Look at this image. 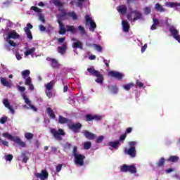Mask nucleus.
Listing matches in <instances>:
<instances>
[{"label":"nucleus","instance_id":"nucleus-1","mask_svg":"<svg viewBox=\"0 0 180 180\" xmlns=\"http://www.w3.org/2000/svg\"><path fill=\"white\" fill-rule=\"evenodd\" d=\"M87 71L89 75H91L92 77H96L95 81L96 82H97V84H103V75L101 74V72L95 70L94 67L88 68Z\"/></svg>","mask_w":180,"mask_h":180},{"label":"nucleus","instance_id":"nucleus-2","mask_svg":"<svg viewBox=\"0 0 180 180\" xmlns=\"http://www.w3.org/2000/svg\"><path fill=\"white\" fill-rule=\"evenodd\" d=\"M3 137H6L8 140L14 141V143H15L16 144H18V146L22 147V148L26 147V143L23 142V141H22V139H20L19 136H13L11 135L9 133L6 132L3 133Z\"/></svg>","mask_w":180,"mask_h":180},{"label":"nucleus","instance_id":"nucleus-3","mask_svg":"<svg viewBox=\"0 0 180 180\" xmlns=\"http://www.w3.org/2000/svg\"><path fill=\"white\" fill-rule=\"evenodd\" d=\"M136 144H137V142L136 141H130L129 143V148H125L124 153L125 154H127L128 155H130L131 158H134L136 157Z\"/></svg>","mask_w":180,"mask_h":180},{"label":"nucleus","instance_id":"nucleus-4","mask_svg":"<svg viewBox=\"0 0 180 180\" xmlns=\"http://www.w3.org/2000/svg\"><path fill=\"white\" fill-rule=\"evenodd\" d=\"M50 133L51 134H53V136L54 137V139H56V140H58L59 141L63 140L61 136H65V132H64V130L62 129H59L57 131V129L51 128L50 130Z\"/></svg>","mask_w":180,"mask_h":180},{"label":"nucleus","instance_id":"nucleus-5","mask_svg":"<svg viewBox=\"0 0 180 180\" xmlns=\"http://www.w3.org/2000/svg\"><path fill=\"white\" fill-rule=\"evenodd\" d=\"M120 171L121 172H130V174H136L137 172V168H136L134 165H123L120 167Z\"/></svg>","mask_w":180,"mask_h":180},{"label":"nucleus","instance_id":"nucleus-6","mask_svg":"<svg viewBox=\"0 0 180 180\" xmlns=\"http://www.w3.org/2000/svg\"><path fill=\"white\" fill-rule=\"evenodd\" d=\"M68 127L70 130H72L74 133H79V130L82 129V124L81 122L72 123V120L70 124H68Z\"/></svg>","mask_w":180,"mask_h":180},{"label":"nucleus","instance_id":"nucleus-7","mask_svg":"<svg viewBox=\"0 0 180 180\" xmlns=\"http://www.w3.org/2000/svg\"><path fill=\"white\" fill-rule=\"evenodd\" d=\"M84 18H85L86 25H90V27H89L90 32H95V29L96 27V23L94 22V20H92V18H91L89 15H86Z\"/></svg>","mask_w":180,"mask_h":180},{"label":"nucleus","instance_id":"nucleus-8","mask_svg":"<svg viewBox=\"0 0 180 180\" xmlns=\"http://www.w3.org/2000/svg\"><path fill=\"white\" fill-rule=\"evenodd\" d=\"M46 61H49V63H51V67L52 68H55L56 70H58V68L61 67V64L60 63V62H58V60L56 58L47 57Z\"/></svg>","mask_w":180,"mask_h":180},{"label":"nucleus","instance_id":"nucleus-9","mask_svg":"<svg viewBox=\"0 0 180 180\" xmlns=\"http://www.w3.org/2000/svg\"><path fill=\"white\" fill-rule=\"evenodd\" d=\"M85 160V155L82 154L75 155V162L77 165L84 167V160Z\"/></svg>","mask_w":180,"mask_h":180},{"label":"nucleus","instance_id":"nucleus-10","mask_svg":"<svg viewBox=\"0 0 180 180\" xmlns=\"http://www.w3.org/2000/svg\"><path fill=\"white\" fill-rule=\"evenodd\" d=\"M102 120V117L98 115H92V114H87L85 115V120L86 122H92V120H96V122H99Z\"/></svg>","mask_w":180,"mask_h":180},{"label":"nucleus","instance_id":"nucleus-11","mask_svg":"<svg viewBox=\"0 0 180 180\" xmlns=\"http://www.w3.org/2000/svg\"><path fill=\"white\" fill-rule=\"evenodd\" d=\"M35 176L41 180H46L49 178V172L46 170H41V173H36Z\"/></svg>","mask_w":180,"mask_h":180},{"label":"nucleus","instance_id":"nucleus-12","mask_svg":"<svg viewBox=\"0 0 180 180\" xmlns=\"http://www.w3.org/2000/svg\"><path fill=\"white\" fill-rule=\"evenodd\" d=\"M22 98L25 101V103H26V105L30 106V109H32L34 112H37V108L34 107V105H32V101H30V100L29 99V98H27V96H26L25 94H22Z\"/></svg>","mask_w":180,"mask_h":180},{"label":"nucleus","instance_id":"nucleus-13","mask_svg":"<svg viewBox=\"0 0 180 180\" xmlns=\"http://www.w3.org/2000/svg\"><path fill=\"white\" fill-rule=\"evenodd\" d=\"M108 75L112 78H116L117 79H122L123 78V73L116 71H110Z\"/></svg>","mask_w":180,"mask_h":180},{"label":"nucleus","instance_id":"nucleus-14","mask_svg":"<svg viewBox=\"0 0 180 180\" xmlns=\"http://www.w3.org/2000/svg\"><path fill=\"white\" fill-rule=\"evenodd\" d=\"M83 134L87 140H95L96 139V135L92 132H89L88 130L83 131Z\"/></svg>","mask_w":180,"mask_h":180},{"label":"nucleus","instance_id":"nucleus-15","mask_svg":"<svg viewBox=\"0 0 180 180\" xmlns=\"http://www.w3.org/2000/svg\"><path fill=\"white\" fill-rule=\"evenodd\" d=\"M131 13H133L134 15L133 22L143 19V13L139 11H131Z\"/></svg>","mask_w":180,"mask_h":180},{"label":"nucleus","instance_id":"nucleus-16","mask_svg":"<svg viewBox=\"0 0 180 180\" xmlns=\"http://www.w3.org/2000/svg\"><path fill=\"white\" fill-rule=\"evenodd\" d=\"M67 49H68L67 42H64L61 46L58 47V53L64 56L65 54V51H67Z\"/></svg>","mask_w":180,"mask_h":180},{"label":"nucleus","instance_id":"nucleus-17","mask_svg":"<svg viewBox=\"0 0 180 180\" xmlns=\"http://www.w3.org/2000/svg\"><path fill=\"white\" fill-rule=\"evenodd\" d=\"M122 30L125 33H129V31L130 30V24L127 20H123L122 21Z\"/></svg>","mask_w":180,"mask_h":180},{"label":"nucleus","instance_id":"nucleus-18","mask_svg":"<svg viewBox=\"0 0 180 180\" xmlns=\"http://www.w3.org/2000/svg\"><path fill=\"white\" fill-rule=\"evenodd\" d=\"M58 123L60 124H68V126L70 123H71V120L68 119V118H65L62 115H59V118H58Z\"/></svg>","mask_w":180,"mask_h":180},{"label":"nucleus","instance_id":"nucleus-19","mask_svg":"<svg viewBox=\"0 0 180 180\" xmlns=\"http://www.w3.org/2000/svg\"><path fill=\"white\" fill-rule=\"evenodd\" d=\"M20 36L16 31H12L11 32H8V37H7V40H11V39H19Z\"/></svg>","mask_w":180,"mask_h":180},{"label":"nucleus","instance_id":"nucleus-20","mask_svg":"<svg viewBox=\"0 0 180 180\" xmlns=\"http://www.w3.org/2000/svg\"><path fill=\"white\" fill-rule=\"evenodd\" d=\"M117 11L122 15H126V13H127V6H126L125 5L119 6L117 8Z\"/></svg>","mask_w":180,"mask_h":180},{"label":"nucleus","instance_id":"nucleus-21","mask_svg":"<svg viewBox=\"0 0 180 180\" xmlns=\"http://www.w3.org/2000/svg\"><path fill=\"white\" fill-rule=\"evenodd\" d=\"M0 82L4 86H7V88H11L12 86L11 82H8L5 77H1Z\"/></svg>","mask_w":180,"mask_h":180},{"label":"nucleus","instance_id":"nucleus-22","mask_svg":"<svg viewBox=\"0 0 180 180\" xmlns=\"http://www.w3.org/2000/svg\"><path fill=\"white\" fill-rule=\"evenodd\" d=\"M108 146L110 147H112V148H115L117 150L119 148V146H120V141H110L108 143Z\"/></svg>","mask_w":180,"mask_h":180},{"label":"nucleus","instance_id":"nucleus-23","mask_svg":"<svg viewBox=\"0 0 180 180\" xmlns=\"http://www.w3.org/2000/svg\"><path fill=\"white\" fill-rule=\"evenodd\" d=\"M46 112L51 119H56V114L54 113V111H53V109H51V108H47Z\"/></svg>","mask_w":180,"mask_h":180},{"label":"nucleus","instance_id":"nucleus-24","mask_svg":"<svg viewBox=\"0 0 180 180\" xmlns=\"http://www.w3.org/2000/svg\"><path fill=\"white\" fill-rule=\"evenodd\" d=\"M108 88L113 95H115L117 94V92H119V89H117V86H108Z\"/></svg>","mask_w":180,"mask_h":180},{"label":"nucleus","instance_id":"nucleus-25","mask_svg":"<svg viewBox=\"0 0 180 180\" xmlns=\"http://www.w3.org/2000/svg\"><path fill=\"white\" fill-rule=\"evenodd\" d=\"M59 25V34H65L67 33V29H65V25L63 23Z\"/></svg>","mask_w":180,"mask_h":180},{"label":"nucleus","instance_id":"nucleus-26","mask_svg":"<svg viewBox=\"0 0 180 180\" xmlns=\"http://www.w3.org/2000/svg\"><path fill=\"white\" fill-rule=\"evenodd\" d=\"M24 32L27 34V39H30V40L33 39V35L32 34V31H30L29 27H25Z\"/></svg>","mask_w":180,"mask_h":180},{"label":"nucleus","instance_id":"nucleus-27","mask_svg":"<svg viewBox=\"0 0 180 180\" xmlns=\"http://www.w3.org/2000/svg\"><path fill=\"white\" fill-rule=\"evenodd\" d=\"M169 30L170 32V33L172 34V36L174 38L176 37V36H178V30H176L175 27H170L169 28Z\"/></svg>","mask_w":180,"mask_h":180},{"label":"nucleus","instance_id":"nucleus-28","mask_svg":"<svg viewBox=\"0 0 180 180\" xmlns=\"http://www.w3.org/2000/svg\"><path fill=\"white\" fill-rule=\"evenodd\" d=\"M67 32H70L72 34L77 33V28L74 25H66Z\"/></svg>","mask_w":180,"mask_h":180},{"label":"nucleus","instance_id":"nucleus-29","mask_svg":"<svg viewBox=\"0 0 180 180\" xmlns=\"http://www.w3.org/2000/svg\"><path fill=\"white\" fill-rule=\"evenodd\" d=\"M167 161L168 162H178V161H179V157L172 155L167 160Z\"/></svg>","mask_w":180,"mask_h":180},{"label":"nucleus","instance_id":"nucleus-30","mask_svg":"<svg viewBox=\"0 0 180 180\" xmlns=\"http://www.w3.org/2000/svg\"><path fill=\"white\" fill-rule=\"evenodd\" d=\"M72 48L73 49H80L82 50L83 46H82V42L80 41H77L76 42H74L72 44Z\"/></svg>","mask_w":180,"mask_h":180},{"label":"nucleus","instance_id":"nucleus-31","mask_svg":"<svg viewBox=\"0 0 180 180\" xmlns=\"http://www.w3.org/2000/svg\"><path fill=\"white\" fill-rule=\"evenodd\" d=\"M155 9L157 11V12H165V8L162 7L160 3L155 5Z\"/></svg>","mask_w":180,"mask_h":180},{"label":"nucleus","instance_id":"nucleus-32","mask_svg":"<svg viewBox=\"0 0 180 180\" xmlns=\"http://www.w3.org/2000/svg\"><path fill=\"white\" fill-rule=\"evenodd\" d=\"M53 4L55 5V6H57L58 9H61L60 8L64 6V4L60 1V0H53Z\"/></svg>","mask_w":180,"mask_h":180},{"label":"nucleus","instance_id":"nucleus-33","mask_svg":"<svg viewBox=\"0 0 180 180\" xmlns=\"http://www.w3.org/2000/svg\"><path fill=\"white\" fill-rule=\"evenodd\" d=\"M68 16L72 18L73 20H78V15L74 11H70L68 13Z\"/></svg>","mask_w":180,"mask_h":180},{"label":"nucleus","instance_id":"nucleus-34","mask_svg":"<svg viewBox=\"0 0 180 180\" xmlns=\"http://www.w3.org/2000/svg\"><path fill=\"white\" fill-rule=\"evenodd\" d=\"M21 75L24 79L29 78V77H30V70H23L22 72H21Z\"/></svg>","mask_w":180,"mask_h":180},{"label":"nucleus","instance_id":"nucleus-35","mask_svg":"<svg viewBox=\"0 0 180 180\" xmlns=\"http://www.w3.org/2000/svg\"><path fill=\"white\" fill-rule=\"evenodd\" d=\"M54 86V81H51L49 83L45 85V88L47 91H51Z\"/></svg>","mask_w":180,"mask_h":180},{"label":"nucleus","instance_id":"nucleus-36","mask_svg":"<svg viewBox=\"0 0 180 180\" xmlns=\"http://www.w3.org/2000/svg\"><path fill=\"white\" fill-rule=\"evenodd\" d=\"M167 6H169V8H176L178 6H180V3L168 2L167 3Z\"/></svg>","mask_w":180,"mask_h":180},{"label":"nucleus","instance_id":"nucleus-37","mask_svg":"<svg viewBox=\"0 0 180 180\" xmlns=\"http://www.w3.org/2000/svg\"><path fill=\"white\" fill-rule=\"evenodd\" d=\"M165 165V158H161L159 161L157 162V167L160 168V167H164Z\"/></svg>","mask_w":180,"mask_h":180},{"label":"nucleus","instance_id":"nucleus-38","mask_svg":"<svg viewBox=\"0 0 180 180\" xmlns=\"http://www.w3.org/2000/svg\"><path fill=\"white\" fill-rule=\"evenodd\" d=\"M133 86H134V83L131 82V83L124 85L123 88H124V89H125V91H130V89H131V88H133Z\"/></svg>","mask_w":180,"mask_h":180},{"label":"nucleus","instance_id":"nucleus-39","mask_svg":"<svg viewBox=\"0 0 180 180\" xmlns=\"http://www.w3.org/2000/svg\"><path fill=\"white\" fill-rule=\"evenodd\" d=\"M34 51H36V48L32 47V48H31L30 49H28V50H27V51L25 52V56L26 57H27V56H30V54H33V53H34Z\"/></svg>","mask_w":180,"mask_h":180},{"label":"nucleus","instance_id":"nucleus-40","mask_svg":"<svg viewBox=\"0 0 180 180\" xmlns=\"http://www.w3.org/2000/svg\"><path fill=\"white\" fill-rule=\"evenodd\" d=\"M84 150H89L92 147V143L91 141H86L83 143Z\"/></svg>","mask_w":180,"mask_h":180},{"label":"nucleus","instance_id":"nucleus-41","mask_svg":"<svg viewBox=\"0 0 180 180\" xmlns=\"http://www.w3.org/2000/svg\"><path fill=\"white\" fill-rule=\"evenodd\" d=\"M78 30H79L81 34L85 36L86 34V31H85V27H82V25L78 26Z\"/></svg>","mask_w":180,"mask_h":180},{"label":"nucleus","instance_id":"nucleus-42","mask_svg":"<svg viewBox=\"0 0 180 180\" xmlns=\"http://www.w3.org/2000/svg\"><path fill=\"white\" fill-rule=\"evenodd\" d=\"M31 11H34V12H36V13H41L42 11L39 7H36L34 6H32L31 7Z\"/></svg>","mask_w":180,"mask_h":180},{"label":"nucleus","instance_id":"nucleus-43","mask_svg":"<svg viewBox=\"0 0 180 180\" xmlns=\"http://www.w3.org/2000/svg\"><path fill=\"white\" fill-rule=\"evenodd\" d=\"M58 11H59V12H61L60 16H63V18H65V16H68V13H67V11L65 9H61V8H58Z\"/></svg>","mask_w":180,"mask_h":180},{"label":"nucleus","instance_id":"nucleus-44","mask_svg":"<svg viewBox=\"0 0 180 180\" xmlns=\"http://www.w3.org/2000/svg\"><path fill=\"white\" fill-rule=\"evenodd\" d=\"M25 139H27V140H32V139H33L34 135L33 134L30 133V132H26L25 134Z\"/></svg>","mask_w":180,"mask_h":180},{"label":"nucleus","instance_id":"nucleus-45","mask_svg":"<svg viewBox=\"0 0 180 180\" xmlns=\"http://www.w3.org/2000/svg\"><path fill=\"white\" fill-rule=\"evenodd\" d=\"M56 18H57V22H58V25L63 24V20H64V17L59 14V15H56Z\"/></svg>","mask_w":180,"mask_h":180},{"label":"nucleus","instance_id":"nucleus-46","mask_svg":"<svg viewBox=\"0 0 180 180\" xmlns=\"http://www.w3.org/2000/svg\"><path fill=\"white\" fill-rule=\"evenodd\" d=\"M76 5L77 6H78L79 8H82V6H84V2H85V0H76Z\"/></svg>","mask_w":180,"mask_h":180},{"label":"nucleus","instance_id":"nucleus-47","mask_svg":"<svg viewBox=\"0 0 180 180\" xmlns=\"http://www.w3.org/2000/svg\"><path fill=\"white\" fill-rule=\"evenodd\" d=\"M21 155L22 157V162H25V164H26V162L29 161V158L26 156V154H25V153H22Z\"/></svg>","mask_w":180,"mask_h":180},{"label":"nucleus","instance_id":"nucleus-48","mask_svg":"<svg viewBox=\"0 0 180 180\" xmlns=\"http://www.w3.org/2000/svg\"><path fill=\"white\" fill-rule=\"evenodd\" d=\"M3 103L4 105V106L6 108H9L11 106V103H9V101H8V99L6 98H4V101H3Z\"/></svg>","mask_w":180,"mask_h":180},{"label":"nucleus","instance_id":"nucleus-49","mask_svg":"<svg viewBox=\"0 0 180 180\" xmlns=\"http://www.w3.org/2000/svg\"><path fill=\"white\" fill-rule=\"evenodd\" d=\"M25 85H30V84H32V77H26L25 79Z\"/></svg>","mask_w":180,"mask_h":180},{"label":"nucleus","instance_id":"nucleus-50","mask_svg":"<svg viewBox=\"0 0 180 180\" xmlns=\"http://www.w3.org/2000/svg\"><path fill=\"white\" fill-rule=\"evenodd\" d=\"M126 137H127V134H122V135H120V139L118 141L120 142V141H124L126 140Z\"/></svg>","mask_w":180,"mask_h":180},{"label":"nucleus","instance_id":"nucleus-51","mask_svg":"<svg viewBox=\"0 0 180 180\" xmlns=\"http://www.w3.org/2000/svg\"><path fill=\"white\" fill-rule=\"evenodd\" d=\"M94 49H96L97 50V51H98L99 53H101L102 51V46L101 45H98V44H94Z\"/></svg>","mask_w":180,"mask_h":180},{"label":"nucleus","instance_id":"nucleus-52","mask_svg":"<svg viewBox=\"0 0 180 180\" xmlns=\"http://www.w3.org/2000/svg\"><path fill=\"white\" fill-rule=\"evenodd\" d=\"M144 13L145 15H150L151 13V8L150 7H145Z\"/></svg>","mask_w":180,"mask_h":180},{"label":"nucleus","instance_id":"nucleus-53","mask_svg":"<svg viewBox=\"0 0 180 180\" xmlns=\"http://www.w3.org/2000/svg\"><path fill=\"white\" fill-rule=\"evenodd\" d=\"M8 120V117H2L0 119V123L1 124H5V123H6V121Z\"/></svg>","mask_w":180,"mask_h":180},{"label":"nucleus","instance_id":"nucleus-54","mask_svg":"<svg viewBox=\"0 0 180 180\" xmlns=\"http://www.w3.org/2000/svg\"><path fill=\"white\" fill-rule=\"evenodd\" d=\"M39 19L42 22V23H46V19L44 18V15L41 13L39 15Z\"/></svg>","mask_w":180,"mask_h":180},{"label":"nucleus","instance_id":"nucleus-55","mask_svg":"<svg viewBox=\"0 0 180 180\" xmlns=\"http://www.w3.org/2000/svg\"><path fill=\"white\" fill-rule=\"evenodd\" d=\"M103 139H105V137L103 136H100L99 137H98L96 140V143H102V141H103Z\"/></svg>","mask_w":180,"mask_h":180},{"label":"nucleus","instance_id":"nucleus-56","mask_svg":"<svg viewBox=\"0 0 180 180\" xmlns=\"http://www.w3.org/2000/svg\"><path fill=\"white\" fill-rule=\"evenodd\" d=\"M8 44L10 46H12V47H16V46H18V44H16V43H15V41H13V40H10V39H8Z\"/></svg>","mask_w":180,"mask_h":180},{"label":"nucleus","instance_id":"nucleus-57","mask_svg":"<svg viewBox=\"0 0 180 180\" xmlns=\"http://www.w3.org/2000/svg\"><path fill=\"white\" fill-rule=\"evenodd\" d=\"M46 96L49 98V99L53 98V93L50 91H46Z\"/></svg>","mask_w":180,"mask_h":180},{"label":"nucleus","instance_id":"nucleus-58","mask_svg":"<svg viewBox=\"0 0 180 180\" xmlns=\"http://www.w3.org/2000/svg\"><path fill=\"white\" fill-rule=\"evenodd\" d=\"M13 160V155H7L6 157V161H12Z\"/></svg>","mask_w":180,"mask_h":180},{"label":"nucleus","instance_id":"nucleus-59","mask_svg":"<svg viewBox=\"0 0 180 180\" xmlns=\"http://www.w3.org/2000/svg\"><path fill=\"white\" fill-rule=\"evenodd\" d=\"M133 13H128L127 15V19H128V20H129V22H131V20H133Z\"/></svg>","mask_w":180,"mask_h":180},{"label":"nucleus","instance_id":"nucleus-60","mask_svg":"<svg viewBox=\"0 0 180 180\" xmlns=\"http://www.w3.org/2000/svg\"><path fill=\"white\" fill-rule=\"evenodd\" d=\"M136 84L139 88H143L144 86V84L139 80L136 81Z\"/></svg>","mask_w":180,"mask_h":180},{"label":"nucleus","instance_id":"nucleus-61","mask_svg":"<svg viewBox=\"0 0 180 180\" xmlns=\"http://www.w3.org/2000/svg\"><path fill=\"white\" fill-rule=\"evenodd\" d=\"M18 88L20 92H25L26 91V87L25 86H18Z\"/></svg>","mask_w":180,"mask_h":180},{"label":"nucleus","instance_id":"nucleus-62","mask_svg":"<svg viewBox=\"0 0 180 180\" xmlns=\"http://www.w3.org/2000/svg\"><path fill=\"white\" fill-rule=\"evenodd\" d=\"M131 131H133V128L132 127H128V128L126 129L125 134H129L131 133Z\"/></svg>","mask_w":180,"mask_h":180},{"label":"nucleus","instance_id":"nucleus-63","mask_svg":"<svg viewBox=\"0 0 180 180\" xmlns=\"http://www.w3.org/2000/svg\"><path fill=\"white\" fill-rule=\"evenodd\" d=\"M61 168H63V165L59 164L56 166V172H60L61 171Z\"/></svg>","mask_w":180,"mask_h":180},{"label":"nucleus","instance_id":"nucleus-64","mask_svg":"<svg viewBox=\"0 0 180 180\" xmlns=\"http://www.w3.org/2000/svg\"><path fill=\"white\" fill-rule=\"evenodd\" d=\"M58 43H63L64 44V41H65V37L58 38Z\"/></svg>","mask_w":180,"mask_h":180}]
</instances>
